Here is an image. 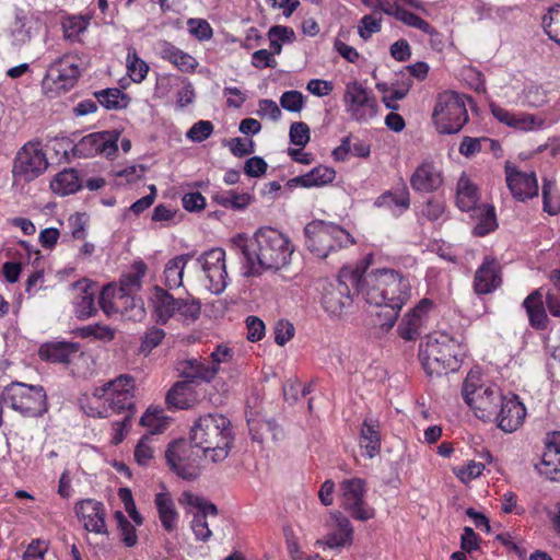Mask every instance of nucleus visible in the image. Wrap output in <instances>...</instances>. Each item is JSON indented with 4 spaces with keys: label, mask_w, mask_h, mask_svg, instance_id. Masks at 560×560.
Returning <instances> with one entry per match:
<instances>
[{
    "label": "nucleus",
    "mask_w": 560,
    "mask_h": 560,
    "mask_svg": "<svg viewBox=\"0 0 560 560\" xmlns=\"http://www.w3.org/2000/svg\"><path fill=\"white\" fill-rule=\"evenodd\" d=\"M232 248L243 256L247 273L279 270L290 264L294 246L290 238L273 228H260L252 238L237 234L231 240Z\"/></svg>",
    "instance_id": "1"
},
{
    "label": "nucleus",
    "mask_w": 560,
    "mask_h": 560,
    "mask_svg": "<svg viewBox=\"0 0 560 560\" xmlns=\"http://www.w3.org/2000/svg\"><path fill=\"white\" fill-rule=\"evenodd\" d=\"M234 439L230 419L221 413L200 416L189 433V441L212 463H221L229 456Z\"/></svg>",
    "instance_id": "2"
},
{
    "label": "nucleus",
    "mask_w": 560,
    "mask_h": 560,
    "mask_svg": "<svg viewBox=\"0 0 560 560\" xmlns=\"http://www.w3.org/2000/svg\"><path fill=\"white\" fill-rule=\"evenodd\" d=\"M462 352V346L455 338L445 332H435L420 347L419 358L428 375L440 376L458 370Z\"/></svg>",
    "instance_id": "3"
},
{
    "label": "nucleus",
    "mask_w": 560,
    "mask_h": 560,
    "mask_svg": "<svg viewBox=\"0 0 560 560\" xmlns=\"http://www.w3.org/2000/svg\"><path fill=\"white\" fill-rule=\"evenodd\" d=\"M305 246L318 258H326L332 252L355 244L354 237L340 225L314 220L304 228Z\"/></svg>",
    "instance_id": "4"
},
{
    "label": "nucleus",
    "mask_w": 560,
    "mask_h": 560,
    "mask_svg": "<svg viewBox=\"0 0 560 560\" xmlns=\"http://www.w3.org/2000/svg\"><path fill=\"white\" fill-rule=\"evenodd\" d=\"M462 395L476 417L483 421L493 420L503 398L497 385L485 383L480 373L475 371L467 374L463 383Z\"/></svg>",
    "instance_id": "5"
},
{
    "label": "nucleus",
    "mask_w": 560,
    "mask_h": 560,
    "mask_svg": "<svg viewBox=\"0 0 560 560\" xmlns=\"http://www.w3.org/2000/svg\"><path fill=\"white\" fill-rule=\"evenodd\" d=\"M135 392L136 381L128 374H121L95 387L93 396L103 404V411L98 412L100 417H107L109 413L133 415Z\"/></svg>",
    "instance_id": "6"
},
{
    "label": "nucleus",
    "mask_w": 560,
    "mask_h": 560,
    "mask_svg": "<svg viewBox=\"0 0 560 560\" xmlns=\"http://www.w3.org/2000/svg\"><path fill=\"white\" fill-rule=\"evenodd\" d=\"M2 399L14 411L26 418L43 417L49 408L47 393L40 385L12 382L4 387Z\"/></svg>",
    "instance_id": "7"
},
{
    "label": "nucleus",
    "mask_w": 560,
    "mask_h": 560,
    "mask_svg": "<svg viewBox=\"0 0 560 560\" xmlns=\"http://www.w3.org/2000/svg\"><path fill=\"white\" fill-rule=\"evenodd\" d=\"M468 118L463 95L453 91H445L438 95L432 119L440 133L454 135L459 132Z\"/></svg>",
    "instance_id": "8"
},
{
    "label": "nucleus",
    "mask_w": 560,
    "mask_h": 560,
    "mask_svg": "<svg viewBox=\"0 0 560 560\" xmlns=\"http://www.w3.org/2000/svg\"><path fill=\"white\" fill-rule=\"evenodd\" d=\"M360 285L359 268L345 267L338 278L323 287L322 305L332 316H340L352 304V293Z\"/></svg>",
    "instance_id": "9"
},
{
    "label": "nucleus",
    "mask_w": 560,
    "mask_h": 560,
    "mask_svg": "<svg viewBox=\"0 0 560 560\" xmlns=\"http://www.w3.org/2000/svg\"><path fill=\"white\" fill-rule=\"evenodd\" d=\"M82 72V60L77 55H63L47 69L42 88L48 97L67 93L77 84Z\"/></svg>",
    "instance_id": "10"
},
{
    "label": "nucleus",
    "mask_w": 560,
    "mask_h": 560,
    "mask_svg": "<svg viewBox=\"0 0 560 560\" xmlns=\"http://www.w3.org/2000/svg\"><path fill=\"white\" fill-rule=\"evenodd\" d=\"M153 305L156 319L161 324L174 316L186 323L195 322L201 311V304L192 298L175 299L166 290L156 287L153 295Z\"/></svg>",
    "instance_id": "11"
},
{
    "label": "nucleus",
    "mask_w": 560,
    "mask_h": 560,
    "mask_svg": "<svg viewBox=\"0 0 560 560\" xmlns=\"http://www.w3.org/2000/svg\"><path fill=\"white\" fill-rule=\"evenodd\" d=\"M49 162L40 141L26 142L15 154L12 174L18 182L30 183L43 175Z\"/></svg>",
    "instance_id": "12"
},
{
    "label": "nucleus",
    "mask_w": 560,
    "mask_h": 560,
    "mask_svg": "<svg viewBox=\"0 0 560 560\" xmlns=\"http://www.w3.org/2000/svg\"><path fill=\"white\" fill-rule=\"evenodd\" d=\"M366 481L359 477L339 483L340 506L354 520L366 522L375 516L374 508L365 501Z\"/></svg>",
    "instance_id": "13"
},
{
    "label": "nucleus",
    "mask_w": 560,
    "mask_h": 560,
    "mask_svg": "<svg viewBox=\"0 0 560 560\" xmlns=\"http://www.w3.org/2000/svg\"><path fill=\"white\" fill-rule=\"evenodd\" d=\"M171 469L180 478L192 480L200 474L199 462L203 455L190 441L173 442L165 452Z\"/></svg>",
    "instance_id": "14"
},
{
    "label": "nucleus",
    "mask_w": 560,
    "mask_h": 560,
    "mask_svg": "<svg viewBox=\"0 0 560 560\" xmlns=\"http://www.w3.org/2000/svg\"><path fill=\"white\" fill-rule=\"evenodd\" d=\"M147 272V265L142 260L132 264V270L124 275L120 279V295L117 303L126 304L130 301V310L126 308L128 318L141 320L145 315L143 301L135 296L142 287V279Z\"/></svg>",
    "instance_id": "15"
},
{
    "label": "nucleus",
    "mask_w": 560,
    "mask_h": 560,
    "mask_svg": "<svg viewBox=\"0 0 560 560\" xmlns=\"http://www.w3.org/2000/svg\"><path fill=\"white\" fill-rule=\"evenodd\" d=\"M346 110L351 119L359 122H368L377 114V101L373 93L359 82H350L346 85L343 95Z\"/></svg>",
    "instance_id": "16"
},
{
    "label": "nucleus",
    "mask_w": 560,
    "mask_h": 560,
    "mask_svg": "<svg viewBox=\"0 0 560 560\" xmlns=\"http://www.w3.org/2000/svg\"><path fill=\"white\" fill-rule=\"evenodd\" d=\"M370 261L371 255L361 265L355 267L360 270V285L357 289V293L361 294L368 303L383 306L390 269L381 268L366 272Z\"/></svg>",
    "instance_id": "17"
},
{
    "label": "nucleus",
    "mask_w": 560,
    "mask_h": 560,
    "mask_svg": "<svg viewBox=\"0 0 560 560\" xmlns=\"http://www.w3.org/2000/svg\"><path fill=\"white\" fill-rule=\"evenodd\" d=\"M118 131H98L82 137L73 147L72 152L77 158H93L104 155L114 156L118 151Z\"/></svg>",
    "instance_id": "18"
},
{
    "label": "nucleus",
    "mask_w": 560,
    "mask_h": 560,
    "mask_svg": "<svg viewBox=\"0 0 560 560\" xmlns=\"http://www.w3.org/2000/svg\"><path fill=\"white\" fill-rule=\"evenodd\" d=\"M197 262L208 281L207 289L213 294L222 293L228 285L225 252L219 247L209 249L197 258Z\"/></svg>",
    "instance_id": "19"
},
{
    "label": "nucleus",
    "mask_w": 560,
    "mask_h": 560,
    "mask_svg": "<svg viewBox=\"0 0 560 560\" xmlns=\"http://www.w3.org/2000/svg\"><path fill=\"white\" fill-rule=\"evenodd\" d=\"M326 527L327 534L316 541L318 547L340 550L349 548L353 544L354 528L348 516L342 512H330Z\"/></svg>",
    "instance_id": "20"
},
{
    "label": "nucleus",
    "mask_w": 560,
    "mask_h": 560,
    "mask_svg": "<svg viewBox=\"0 0 560 560\" xmlns=\"http://www.w3.org/2000/svg\"><path fill=\"white\" fill-rule=\"evenodd\" d=\"M411 290L412 285L409 277L390 269L385 290V302L383 304V306L392 310V314L388 316V322L386 323L388 328L395 325L399 311L411 298Z\"/></svg>",
    "instance_id": "21"
},
{
    "label": "nucleus",
    "mask_w": 560,
    "mask_h": 560,
    "mask_svg": "<svg viewBox=\"0 0 560 560\" xmlns=\"http://www.w3.org/2000/svg\"><path fill=\"white\" fill-rule=\"evenodd\" d=\"M180 503L197 509V512L194 513L190 522V528L194 533L195 539L202 542L209 541L212 536V530L210 529V524L207 518L209 516H218L217 506L191 492H184L180 498Z\"/></svg>",
    "instance_id": "22"
},
{
    "label": "nucleus",
    "mask_w": 560,
    "mask_h": 560,
    "mask_svg": "<svg viewBox=\"0 0 560 560\" xmlns=\"http://www.w3.org/2000/svg\"><path fill=\"white\" fill-rule=\"evenodd\" d=\"M505 182L513 198L527 201L538 196V182L535 172H523L510 164L505 165Z\"/></svg>",
    "instance_id": "23"
},
{
    "label": "nucleus",
    "mask_w": 560,
    "mask_h": 560,
    "mask_svg": "<svg viewBox=\"0 0 560 560\" xmlns=\"http://www.w3.org/2000/svg\"><path fill=\"white\" fill-rule=\"evenodd\" d=\"M535 469L551 481H560V431L546 434L544 451L540 460L535 464Z\"/></svg>",
    "instance_id": "24"
},
{
    "label": "nucleus",
    "mask_w": 560,
    "mask_h": 560,
    "mask_svg": "<svg viewBox=\"0 0 560 560\" xmlns=\"http://www.w3.org/2000/svg\"><path fill=\"white\" fill-rule=\"evenodd\" d=\"M74 512L85 530L98 535L108 534L105 506L102 502L94 499L80 500L74 505Z\"/></svg>",
    "instance_id": "25"
},
{
    "label": "nucleus",
    "mask_w": 560,
    "mask_h": 560,
    "mask_svg": "<svg viewBox=\"0 0 560 560\" xmlns=\"http://www.w3.org/2000/svg\"><path fill=\"white\" fill-rule=\"evenodd\" d=\"M444 184L441 167L432 160H423L410 176V186L418 192H434Z\"/></svg>",
    "instance_id": "26"
},
{
    "label": "nucleus",
    "mask_w": 560,
    "mask_h": 560,
    "mask_svg": "<svg viewBox=\"0 0 560 560\" xmlns=\"http://www.w3.org/2000/svg\"><path fill=\"white\" fill-rule=\"evenodd\" d=\"M525 416L526 408L516 395L503 396L493 420L502 431L512 433L522 425Z\"/></svg>",
    "instance_id": "27"
},
{
    "label": "nucleus",
    "mask_w": 560,
    "mask_h": 560,
    "mask_svg": "<svg viewBox=\"0 0 560 560\" xmlns=\"http://www.w3.org/2000/svg\"><path fill=\"white\" fill-rule=\"evenodd\" d=\"M432 306L431 300L422 299L404 316L398 326V335L408 341L416 340L422 332V327Z\"/></svg>",
    "instance_id": "28"
},
{
    "label": "nucleus",
    "mask_w": 560,
    "mask_h": 560,
    "mask_svg": "<svg viewBox=\"0 0 560 560\" xmlns=\"http://www.w3.org/2000/svg\"><path fill=\"white\" fill-rule=\"evenodd\" d=\"M501 282L500 264L492 257H486L475 272V292L479 295L492 293L501 285Z\"/></svg>",
    "instance_id": "29"
},
{
    "label": "nucleus",
    "mask_w": 560,
    "mask_h": 560,
    "mask_svg": "<svg viewBox=\"0 0 560 560\" xmlns=\"http://www.w3.org/2000/svg\"><path fill=\"white\" fill-rule=\"evenodd\" d=\"M523 307L526 311L528 323L536 330H545L548 327L549 318L544 304V293L541 289L534 290L523 301Z\"/></svg>",
    "instance_id": "30"
},
{
    "label": "nucleus",
    "mask_w": 560,
    "mask_h": 560,
    "mask_svg": "<svg viewBox=\"0 0 560 560\" xmlns=\"http://www.w3.org/2000/svg\"><path fill=\"white\" fill-rule=\"evenodd\" d=\"M374 206L389 210L395 217L402 214L410 207V194L407 186L402 184L396 189L384 191L375 199Z\"/></svg>",
    "instance_id": "31"
},
{
    "label": "nucleus",
    "mask_w": 560,
    "mask_h": 560,
    "mask_svg": "<svg viewBox=\"0 0 560 560\" xmlns=\"http://www.w3.org/2000/svg\"><path fill=\"white\" fill-rule=\"evenodd\" d=\"M336 177L334 168L318 165L312 168L308 173L295 176L288 182L289 187H320L330 184Z\"/></svg>",
    "instance_id": "32"
},
{
    "label": "nucleus",
    "mask_w": 560,
    "mask_h": 560,
    "mask_svg": "<svg viewBox=\"0 0 560 560\" xmlns=\"http://www.w3.org/2000/svg\"><path fill=\"white\" fill-rule=\"evenodd\" d=\"M79 352V346L74 342L54 341L39 348V357L52 363H69Z\"/></svg>",
    "instance_id": "33"
},
{
    "label": "nucleus",
    "mask_w": 560,
    "mask_h": 560,
    "mask_svg": "<svg viewBox=\"0 0 560 560\" xmlns=\"http://www.w3.org/2000/svg\"><path fill=\"white\" fill-rule=\"evenodd\" d=\"M154 504L162 527L168 533L175 532L178 526L179 514L171 494L167 492L158 493L154 498Z\"/></svg>",
    "instance_id": "34"
},
{
    "label": "nucleus",
    "mask_w": 560,
    "mask_h": 560,
    "mask_svg": "<svg viewBox=\"0 0 560 560\" xmlns=\"http://www.w3.org/2000/svg\"><path fill=\"white\" fill-rule=\"evenodd\" d=\"M479 199L477 185L466 173H462L456 185V206L462 211H471L478 207Z\"/></svg>",
    "instance_id": "35"
},
{
    "label": "nucleus",
    "mask_w": 560,
    "mask_h": 560,
    "mask_svg": "<svg viewBox=\"0 0 560 560\" xmlns=\"http://www.w3.org/2000/svg\"><path fill=\"white\" fill-rule=\"evenodd\" d=\"M73 290L79 291L74 298V313L78 318L86 319L96 313L95 307V291L90 288L84 281H79L73 284Z\"/></svg>",
    "instance_id": "36"
},
{
    "label": "nucleus",
    "mask_w": 560,
    "mask_h": 560,
    "mask_svg": "<svg viewBox=\"0 0 560 560\" xmlns=\"http://www.w3.org/2000/svg\"><path fill=\"white\" fill-rule=\"evenodd\" d=\"M159 49L161 58L170 61L180 71L192 72L198 66L197 60L192 56L168 42L160 43Z\"/></svg>",
    "instance_id": "37"
},
{
    "label": "nucleus",
    "mask_w": 560,
    "mask_h": 560,
    "mask_svg": "<svg viewBox=\"0 0 560 560\" xmlns=\"http://www.w3.org/2000/svg\"><path fill=\"white\" fill-rule=\"evenodd\" d=\"M360 447L369 458L375 457L381 451L380 424L376 420L365 419L360 431Z\"/></svg>",
    "instance_id": "38"
},
{
    "label": "nucleus",
    "mask_w": 560,
    "mask_h": 560,
    "mask_svg": "<svg viewBox=\"0 0 560 560\" xmlns=\"http://www.w3.org/2000/svg\"><path fill=\"white\" fill-rule=\"evenodd\" d=\"M386 14L394 16L397 21L401 22L402 24L409 27L420 30L424 34H438L436 30L430 23H428L425 20L418 16L417 14L404 9V7L398 3H393V9H388V11H386Z\"/></svg>",
    "instance_id": "39"
},
{
    "label": "nucleus",
    "mask_w": 560,
    "mask_h": 560,
    "mask_svg": "<svg viewBox=\"0 0 560 560\" xmlns=\"http://www.w3.org/2000/svg\"><path fill=\"white\" fill-rule=\"evenodd\" d=\"M33 24V18L24 10L18 9L15 11L14 21L11 25V37L14 45L22 46L31 40Z\"/></svg>",
    "instance_id": "40"
},
{
    "label": "nucleus",
    "mask_w": 560,
    "mask_h": 560,
    "mask_svg": "<svg viewBox=\"0 0 560 560\" xmlns=\"http://www.w3.org/2000/svg\"><path fill=\"white\" fill-rule=\"evenodd\" d=\"M194 400L191 383L188 381L175 383L166 394V404L175 409H187Z\"/></svg>",
    "instance_id": "41"
},
{
    "label": "nucleus",
    "mask_w": 560,
    "mask_h": 560,
    "mask_svg": "<svg viewBox=\"0 0 560 560\" xmlns=\"http://www.w3.org/2000/svg\"><path fill=\"white\" fill-rule=\"evenodd\" d=\"M190 254L175 256L168 260L164 268V284L168 290L177 289L183 284V275Z\"/></svg>",
    "instance_id": "42"
},
{
    "label": "nucleus",
    "mask_w": 560,
    "mask_h": 560,
    "mask_svg": "<svg viewBox=\"0 0 560 560\" xmlns=\"http://www.w3.org/2000/svg\"><path fill=\"white\" fill-rule=\"evenodd\" d=\"M520 105L528 108H539L549 102V91L541 84L529 83L517 95Z\"/></svg>",
    "instance_id": "43"
},
{
    "label": "nucleus",
    "mask_w": 560,
    "mask_h": 560,
    "mask_svg": "<svg viewBox=\"0 0 560 560\" xmlns=\"http://www.w3.org/2000/svg\"><path fill=\"white\" fill-rule=\"evenodd\" d=\"M182 375L190 383L194 380L210 382L217 375V369L207 359H191L186 362Z\"/></svg>",
    "instance_id": "44"
},
{
    "label": "nucleus",
    "mask_w": 560,
    "mask_h": 560,
    "mask_svg": "<svg viewBox=\"0 0 560 560\" xmlns=\"http://www.w3.org/2000/svg\"><path fill=\"white\" fill-rule=\"evenodd\" d=\"M82 186L79 173L74 168L63 170L50 183L54 192L67 196L77 192Z\"/></svg>",
    "instance_id": "45"
},
{
    "label": "nucleus",
    "mask_w": 560,
    "mask_h": 560,
    "mask_svg": "<svg viewBox=\"0 0 560 560\" xmlns=\"http://www.w3.org/2000/svg\"><path fill=\"white\" fill-rule=\"evenodd\" d=\"M472 211V218L477 220L474 226V234L477 236H485L494 231L498 226L494 208L492 206L483 205L477 207Z\"/></svg>",
    "instance_id": "46"
},
{
    "label": "nucleus",
    "mask_w": 560,
    "mask_h": 560,
    "mask_svg": "<svg viewBox=\"0 0 560 560\" xmlns=\"http://www.w3.org/2000/svg\"><path fill=\"white\" fill-rule=\"evenodd\" d=\"M212 200L226 209L244 210L250 205L253 197L247 192L225 190L213 194Z\"/></svg>",
    "instance_id": "47"
},
{
    "label": "nucleus",
    "mask_w": 560,
    "mask_h": 560,
    "mask_svg": "<svg viewBox=\"0 0 560 560\" xmlns=\"http://www.w3.org/2000/svg\"><path fill=\"white\" fill-rule=\"evenodd\" d=\"M252 440L262 443L265 440H277L279 428L272 420L249 419L247 421Z\"/></svg>",
    "instance_id": "48"
},
{
    "label": "nucleus",
    "mask_w": 560,
    "mask_h": 560,
    "mask_svg": "<svg viewBox=\"0 0 560 560\" xmlns=\"http://www.w3.org/2000/svg\"><path fill=\"white\" fill-rule=\"evenodd\" d=\"M94 95L97 102L106 109H122L129 104V97L116 88L95 92Z\"/></svg>",
    "instance_id": "49"
},
{
    "label": "nucleus",
    "mask_w": 560,
    "mask_h": 560,
    "mask_svg": "<svg viewBox=\"0 0 560 560\" xmlns=\"http://www.w3.org/2000/svg\"><path fill=\"white\" fill-rule=\"evenodd\" d=\"M542 210L549 215L560 213V197L556 182L544 178L541 187Z\"/></svg>",
    "instance_id": "50"
},
{
    "label": "nucleus",
    "mask_w": 560,
    "mask_h": 560,
    "mask_svg": "<svg viewBox=\"0 0 560 560\" xmlns=\"http://www.w3.org/2000/svg\"><path fill=\"white\" fill-rule=\"evenodd\" d=\"M541 25L549 39L560 46V3L548 9L541 19Z\"/></svg>",
    "instance_id": "51"
},
{
    "label": "nucleus",
    "mask_w": 560,
    "mask_h": 560,
    "mask_svg": "<svg viewBox=\"0 0 560 560\" xmlns=\"http://www.w3.org/2000/svg\"><path fill=\"white\" fill-rule=\"evenodd\" d=\"M127 73L136 82H142L149 72L148 63L140 59L135 48H129L126 59Z\"/></svg>",
    "instance_id": "52"
},
{
    "label": "nucleus",
    "mask_w": 560,
    "mask_h": 560,
    "mask_svg": "<svg viewBox=\"0 0 560 560\" xmlns=\"http://www.w3.org/2000/svg\"><path fill=\"white\" fill-rule=\"evenodd\" d=\"M545 125V119L528 113L514 114L512 121L509 127L514 128L518 131H534L541 129Z\"/></svg>",
    "instance_id": "53"
},
{
    "label": "nucleus",
    "mask_w": 560,
    "mask_h": 560,
    "mask_svg": "<svg viewBox=\"0 0 560 560\" xmlns=\"http://www.w3.org/2000/svg\"><path fill=\"white\" fill-rule=\"evenodd\" d=\"M167 423L163 410L149 409L140 419V424L148 428L152 435L162 433L166 429Z\"/></svg>",
    "instance_id": "54"
},
{
    "label": "nucleus",
    "mask_w": 560,
    "mask_h": 560,
    "mask_svg": "<svg viewBox=\"0 0 560 560\" xmlns=\"http://www.w3.org/2000/svg\"><path fill=\"white\" fill-rule=\"evenodd\" d=\"M115 518L122 536V542L127 547H135L138 544L136 527L127 520L122 512L116 511Z\"/></svg>",
    "instance_id": "55"
},
{
    "label": "nucleus",
    "mask_w": 560,
    "mask_h": 560,
    "mask_svg": "<svg viewBox=\"0 0 560 560\" xmlns=\"http://www.w3.org/2000/svg\"><path fill=\"white\" fill-rule=\"evenodd\" d=\"M89 21L83 16H69L62 22V30L66 38L72 39L78 37L86 30Z\"/></svg>",
    "instance_id": "56"
},
{
    "label": "nucleus",
    "mask_w": 560,
    "mask_h": 560,
    "mask_svg": "<svg viewBox=\"0 0 560 560\" xmlns=\"http://www.w3.org/2000/svg\"><path fill=\"white\" fill-rule=\"evenodd\" d=\"M189 33L198 40H209L213 36V30L203 19H189L187 21Z\"/></svg>",
    "instance_id": "57"
},
{
    "label": "nucleus",
    "mask_w": 560,
    "mask_h": 560,
    "mask_svg": "<svg viewBox=\"0 0 560 560\" xmlns=\"http://www.w3.org/2000/svg\"><path fill=\"white\" fill-rule=\"evenodd\" d=\"M164 337L165 332L163 329L154 326L149 328L142 338L141 346L139 349L140 352L145 355L149 354L154 348H156L162 342Z\"/></svg>",
    "instance_id": "58"
},
{
    "label": "nucleus",
    "mask_w": 560,
    "mask_h": 560,
    "mask_svg": "<svg viewBox=\"0 0 560 560\" xmlns=\"http://www.w3.org/2000/svg\"><path fill=\"white\" fill-rule=\"evenodd\" d=\"M382 27V18L375 14L364 15L359 23V35L363 39H369L373 34L378 33Z\"/></svg>",
    "instance_id": "59"
},
{
    "label": "nucleus",
    "mask_w": 560,
    "mask_h": 560,
    "mask_svg": "<svg viewBox=\"0 0 560 560\" xmlns=\"http://www.w3.org/2000/svg\"><path fill=\"white\" fill-rule=\"evenodd\" d=\"M151 438L148 435L142 436L135 448V460L140 466H148L154 458V450L149 444Z\"/></svg>",
    "instance_id": "60"
},
{
    "label": "nucleus",
    "mask_w": 560,
    "mask_h": 560,
    "mask_svg": "<svg viewBox=\"0 0 560 560\" xmlns=\"http://www.w3.org/2000/svg\"><path fill=\"white\" fill-rule=\"evenodd\" d=\"M488 142L491 144L494 143L493 140H490L486 137H481V138L464 137L459 144L458 151L462 155H464L466 158H470V156H474L475 154L479 153L482 150V144L488 143Z\"/></svg>",
    "instance_id": "61"
},
{
    "label": "nucleus",
    "mask_w": 560,
    "mask_h": 560,
    "mask_svg": "<svg viewBox=\"0 0 560 560\" xmlns=\"http://www.w3.org/2000/svg\"><path fill=\"white\" fill-rule=\"evenodd\" d=\"M82 337H94L103 341H110L115 337V330L107 325H89L80 329Z\"/></svg>",
    "instance_id": "62"
},
{
    "label": "nucleus",
    "mask_w": 560,
    "mask_h": 560,
    "mask_svg": "<svg viewBox=\"0 0 560 560\" xmlns=\"http://www.w3.org/2000/svg\"><path fill=\"white\" fill-rule=\"evenodd\" d=\"M213 124L209 120H199L187 131L186 137L192 142H202L213 132Z\"/></svg>",
    "instance_id": "63"
},
{
    "label": "nucleus",
    "mask_w": 560,
    "mask_h": 560,
    "mask_svg": "<svg viewBox=\"0 0 560 560\" xmlns=\"http://www.w3.org/2000/svg\"><path fill=\"white\" fill-rule=\"evenodd\" d=\"M289 136L291 143L304 148L310 141V127L303 121L293 122Z\"/></svg>",
    "instance_id": "64"
}]
</instances>
